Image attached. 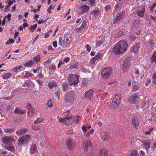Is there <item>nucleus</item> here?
Masks as SVG:
<instances>
[{
    "label": "nucleus",
    "instance_id": "f8f14e48",
    "mask_svg": "<svg viewBox=\"0 0 156 156\" xmlns=\"http://www.w3.org/2000/svg\"><path fill=\"white\" fill-rule=\"evenodd\" d=\"M124 16L123 13L120 12L116 16L115 19L113 21L114 24H117L118 22L121 20Z\"/></svg>",
    "mask_w": 156,
    "mask_h": 156
},
{
    "label": "nucleus",
    "instance_id": "79ce46f5",
    "mask_svg": "<svg viewBox=\"0 0 156 156\" xmlns=\"http://www.w3.org/2000/svg\"><path fill=\"white\" fill-rule=\"evenodd\" d=\"M92 14L95 16H98L100 14V11L99 10H94Z\"/></svg>",
    "mask_w": 156,
    "mask_h": 156
},
{
    "label": "nucleus",
    "instance_id": "c85d7f7f",
    "mask_svg": "<svg viewBox=\"0 0 156 156\" xmlns=\"http://www.w3.org/2000/svg\"><path fill=\"white\" fill-rule=\"evenodd\" d=\"M58 44L59 45L65 47H67L66 44L65 42V41L62 40V38L61 37H60L59 38Z\"/></svg>",
    "mask_w": 156,
    "mask_h": 156
},
{
    "label": "nucleus",
    "instance_id": "a19ab883",
    "mask_svg": "<svg viewBox=\"0 0 156 156\" xmlns=\"http://www.w3.org/2000/svg\"><path fill=\"white\" fill-rule=\"evenodd\" d=\"M11 75V73H6L3 75V78L4 79H6L9 78Z\"/></svg>",
    "mask_w": 156,
    "mask_h": 156
},
{
    "label": "nucleus",
    "instance_id": "338daca9",
    "mask_svg": "<svg viewBox=\"0 0 156 156\" xmlns=\"http://www.w3.org/2000/svg\"><path fill=\"white\" fill-rule=\"evenodd\" d=\"M64 64V63L61 60L59 62L58 65V67L59 68L60 66L61 65L63 64Z\"/></svg>",
    "mask_w": 156,
    "mask_h": 156
},
{
    "label": "nucleus",
    "instance_id": "ddd939ff",
    "mask_svg": "<svg viewBox=\"0 0 156 156\" xmlns=\"http://www.w3.org/2000/svg\"><path fill=\"white\" fill-rule=\"evenodd\" d=\"M82 129L83 133H84V135L85 136L88 138L91 135L93 134L94 131V129H92L90 131H88L87 132V127L83 126L82 127Z\"/></svg>",
    "mask_w": 156,
    "mask_h": 156
},
{
    "label": "nucleus",
    "instance_id": "0eeeda50",
    "mask_svg": "<svg viewBox=\"0 0 156 156\" xmlns=\"http://www.w3.org/2000/svg\"><path fill=\"white\" fill-rule=\"evenodd\" d=\"M74 96L73 92H68L65 97V100L68 103H72L74 100Z\"/></svg>",
    "mask_w": 156,
    "mask_h": 156
},
{
    "label": "nucleus",
    "instance_id": "7c9ffc66",
    "mask_svg": "<svg viewBox=\"0 0 156 156\" xmlns=\"http://www.w3.org/2000/svg\"><path fill=\"white\" fill-rule=\"evenodd\" d=\"M21 137L26 142L29 140L31 138L29 134L25 135Z\"/></svg>",
    "mask_w": 156,
    "mask_h": 156
},
{
    "label": "nucleus",
    "instance_id": "a18cd8bd",
    "mask_svg": "<svg viewBox=\"0 0 156 156\" xmlns=\"http://www.w3.org/2000/svg\"><path fill=\"white\" fill-rule=\"evenodd\" d=\"M139 87L137 85H134L133 86V89L132 91L134 92L137 90L139 89Z\"/></svg>",
    "mask_w": 156,
    "mask_h": 156
},
{
    "label": "nucleus",
    "instance_id": "f03ea898",
    "mask_svg": "<svg viewBox=\"0 0 156 156\" xmlns=\"http://www.w3.org/2000/svg\"><path fill=\"white\" fill-rule=\"evenodd\" d=\"M122 97L121 94H116L114 97L112 103L110 105V108L111 109H114L118 107L121 101Z\"/></svg>",
    "mask_w": 156,
    "mask_h": 156
},
{
    "label": "nucleus",
    "instance_id": "0e129e2a",
    "mask_svg": "<svg viewBox=\"0 0 156 156\" xmlns=\"http://www.w3.org/2000/svg\"><path fill=\"white\" fill-rule=\"evenodd\" d=\"M53 9L52 6L51 5L47 9L48 12H49V14L51 13V10Z\"/></svg>",
    "mask_w": 156,
    "mask_h": 156
},
{
    "label": "nucleus",
    "instance_id": "72a5a7b5",
    "mask_svg": "<svg viewBox=\"0 0 156 156\" xmlns=\"http://www.w3.org/2000/svg\"><path fill=\"white\" fill-rule=\"evenodd\" d=\"M56 86V83L54 81L49 82L48 84V87L51 89H52L54 87H55Z\"/></svg>",
    "mask_w": 156,
    "mask_h": 156
},
{
    "label": "nucleus",
    "instance_id": "9b49d317",
    "mask_svg": "<svg viewBox=\"0 0 156 156\" xmlns=\"http://www.w3.org/2000/svg\"><path fill=\"white\" fill-rule=\"evenodd\" d=\"M140 122V119L137 117H134L132 120V123L134 127L137 129L139 126Z\"/></svg>",
    "mask_w": 156,
    "mask_h": 156
},
{
    "label": "nucleus",
    "instance_id": "e433bc0d",
    "mask_svg": "<svg viewBox=\"0 0 156 156\" xmlns=\"http://www.w3.org/2000/svg\"><path fill=\"white\" fill-rule=\"evenodd\" d=\"M87 27V21L86 20H83V22L80 27L83 30L84 28H86Z\"/></svg>",
    "mask_w": 156,
    "mask_h": 156
},
{
    "label": "nucleus",
    "instance_id": "052dcab7",
    "mask_svg": "<svg viewBox=\"0 0 156 156\" xmlns=\"http://www.w3.org/2000/svg\"><path fill=\"white\" fill-rule=\"evenodd\" d=\"M95 0H89V2H90V5L93 6L95 3Z\"/></svg>",
    "mask_w": 156,
    "mask_h": 156
},
{
    "label": "nucleus",
    "instance_id": "69168bd1",
    "mask_svg": "<svg viewBox=\"0 0 156 156\" xmlns=\"http://www.w3.org/2000/svg\"><path fill=\"white\" fill-rule=\"evenodd\" d=\"M139 154H140V156H144L145 155V153L142 150L140 151Z\"/></svg>",
    "mask_w": 156,
    "mask_h": 156
},
{
    "label": "nucleus",
    "instance_id": "4d7b16f0",
    "mask_svg": "<svg viewBox=\"0 0 156 156\" xmlns=\"http://www.w3.org/2000/svg\"><path fill=\"white\" fill-rule=\"evenodd\" d=\"M55 97H57L58 99H59L60 98V92L59 91H57L55 93Z\"/></svg>",
    "mask_w": 156,
    "mask_h": 156
},
{
    "label": "nucleus",
    "instance_id": "5701e85b",
    "mask_svg": "<svg viewBox=\"0 0 156 156\" xmlns=\"http://www.w3.org/2000/svg\"><path fill=\"white\" fill-rule=\"evenodd\" d=\"M26 112L25 110H22L18 107H16L14 111V113L15 114H24Z\"/></svg>",
    "mask_w": 156,
    "mask_h": 156
},
{
    "label": "nucleus",
    "instance_id": "2f4dec72",
    "mask_svg": "<svg viewBox=\"0 0 156 156\" xmlns=\"http://www.w3.org/2000/svg\"><path fill=\"white\" fill-rule=\"evenodd\" d=\"M129 156H139V155L136 150H133L131 151Z\"/></svg>",
    "mask_w": 156,
    "mask_h": 156
},
{
    "label": "nucleus",
    "instance_id": "e2e57ef3",
    "mask_svg": "<svg viewBox=\"0 0 156 156\" xmlns=\"http://www.w3.org/2000/svg\"><path fill=\"white\" fill-rule=\"evenodd\" d=\"M86 47L87 48V51L89 52L91 50V47L88 44H87L86 45Z\"/></svg>",
    "mask_w": 156,
    "mask_h": 156
},
{
    "label": "nucleus",
    "instance_id": "20e7f679",
    "mask_svg": "<svg viewBox=\"0 0 156 156\" xmlns=\"http://www.w3.org/2000/svg\"><path fill=\"white\" fill-rule=\"evenodd\" d=\"M112 69L111 67H106L103 69L101 71V75L104 79H108L110 76Z\"/></svg>",
    "mask_w": 156,
    "mask_h": 156
},
{
    "label": "nucleus",
    "instance_id": "3c124183",
    "mask_svg": "<svg viewBox=\"0 0 156 156\" xmlns=\"http://www.w3.org/2000/svg\"><path fill=\"white\" fill-rule=\"evenodd\" d=\"M39 127L36 126H33L32 127V129L35 131H38L39 130Z\"/></svg>",
    "mask_w": 156,
    "mask_h": 156
},
{
    "label": "nucleus",
    "instance_id": "864d4df0",
    "mask_svg": "<svg viewBox=\"0 0 156 156\" xmlns=\"http://www.w3.org/2000/svg\"><path fill=\"white\" fill-rule=\"evenodd\" d=\"M47 105L48 107H52V104L51 101L50 100H49L47 102Z\"/></svg>",
    "mask_w": 156,
    "mask_h": 156
},
{
    "label": "nucleus",
    "instance_id": "b1692460",
    "mask_svg": "<svg viewBox=\"0 0 156 156\" xmlns=\"http://www.w3.org/2000/svg\"><path fill=\"white\" fill-rule=\"evenodd\" d=\"M37 151V149L36 146L35 144H33L30 148V153L32 154L36 153Z\"/></svg>",
    "mask_w": 156,
    "mask_h": 156
},
{
    "label": "nucleus",
    "instance_id": "2eb2a0df",
    "mask_svg": "<svg viewBox=\"0 0 156 156\" xmlns=\"http://www.w3.org/2000/svg\"><path fill=\"white\" fill-rule=\"evenodd\" d=\"M27 106V108L29 110L28 111V115L29 116H32L34 114L35 110L30 104L28 103Z\"/></svg>",
    "mask_w": 156,
    "mask_h": 156
},
{
    "label": "nucleus",
    "instance_id": "4c0bfd02",
    "mask_svg": "<svg viewBox=\"0 0 156 156\" xmlns=\"http://www.w3.org/2000/svg\"><path fill=\"white\" fill-rule=\"evenodd\" d=\"M44 120V119L42 118H38L34 122V124L39 123Z\"/></svg>",
    "mask_w": 156,
    "mask_h": 156
},
{
    "label": "nucleus",
    "instance_id": "bb28decb",
    "mask_svg": "<svg viewBox=\"0 0 156 156\" xmlns=\"http://www.w3.org/2000/svg\"><path fill=\"white\" fill-rule=\"evenodd\" d=\"M109 133L108 132H104L102 137V139L105 141H106L110 138Z\"/></svg>",
    "mask_w": 156,
    "mask_h": 156
},
{
    "label": "nucleus",
    "instance_id": "4468645a",
    "mask_svg": "<svg viewBox=\"0 0 156 156\" xmlns=\"http://www.w3.org/2000/svg\"><path fill=\"white\" fill-rule=\"evenodd\" d=\"M72 36L70 34H67L64 36V40L67 46L69 44L70 42L72 41Z\"/></svg>",
    "mask_w": 156,
    "mask_h": 156
},
{
    "label": "nucleus",
    "instance_id": "13d9d810",
    "mask_svg": "<svg viewBox=\"0 0 156 156\" xmlns=\"http://www.w3.org/2000/svg\"><path fill=\"white\" fill-rule=\"evenodd\" d=\"M33 74L28 72L26 73V76L27 77H32L33 76Z\"/></svg>",
    "mask_w": 156,
    "mask_h": 156
},
{
    "label": "nucleus",
    "instance_id": "cd10ccee",
    "mask_svg": "<svg viewBox=\"0 0 156 156\" xmlns=\"http://www.w3.org/2000/svg\"><path fill=\"white\" fill-rule=\"evenodd\" d=\"M124 32L123 31L119 30L116 32L115 36L116 37L118 38L124 35Z\"/></svg>",
    "mask_w": 156,
    "mask_h": 156
},
{
    "label": "nucleus",
    "instance_id": "a878e982",
    "mask_svg": "<svg viewBox=\"0 0 156 156\" xmlns=\"http://www.w3.org/2000/svg\"><path fill=\"white\" fill-rule=\"evenodd\" d=\"M108 151L105 149H102L100 151V155L99 156H107Z\"/></svg>",
    "mask_w": 156,
    "mask_h": 156
},
{
    "label": "nucleus",
    "instance_id": "de8ad7c7",
    "mask_svg": "<svg viewBox=\"0 0 156 156\" xmlns=\"http://www.w3.org/2000/svg\"><path fill=\"white\" fill-rule=\"evenodd\" d=\"M78 64H75L71 65L70 66L71 69L75 68L76 69H77L78 68Z\"/></svg>",
    "mask_w": 156,
    "mask_h": 156
},
{
    "label": "nucleus",
    "instance_id": "393cba45",
    "mask_svg": "<svg viewBox=\"0 0 156 156\" xmlns=\"http://www.w3.org/2000/svg\"><path fill=\"white\" fill-rule=\"evenodd\" d=\"M140 47V45L139 44H137L133 46L131 49V51L135 53H137Z\"/></svg>",
    "mask_w": 156,
    "mask_h": 156
},
{
    "label": "nucleus",
    "instance_id": "6ab92c4d",
    "mask_svg": "<svg viewBox=\"0 0 156 156\" xmlns=\"http://www.w3.org/2000/svg\"><path fill=\"white\" fill-rule=\"evenodd\" d=\"M142 142L143 144V146L146 149H148L150 148L151 142L148 140H143Z\"/></svg>",
    "mask_w": 156,
    "mask_h": 156
},
{
    "label": "nucleus",
    "instance_id": "f257e3e1",
    "mask_svg": "<svg viewBox=\"0 0 156 156\" xmlns=\"http://www.w3.org/2000/svg\"><path fill=\"white\" fill-rule=\"evenodd\" d=\"M127 44L126 40H121L115 45L113 49V52L116 55L124 52L127 50Z\"/></svg>",
    "mask_w": 156,
    "mask_h": 156
},
{
    "label": "nucleus",
    "instance_id": "774afa93",
    "mask_svg": "<svg viewBox=\"0 0 156 156\" xmlns=\"http://www.w3.org/2000/svg\"><path fill=\"white\" fill-rule=\"evenodd\" d=\"M151 82V80L147 78V83H146L145 85L146 86H147Z\"/></svg>",
    "mask_w": 156,
    "mask_h": 156
},
{
    "label": "nucleus",
    "instance_id": "8fccbe9b",
    "mask_svg": "<svg viewBox=\"0 0 156 156\" xmlns=\"http://www.w3.org/2000/svg\"><path fill=\"white\" fill-rule=\"evenodd\" d=\"M156 6V3H154L152 5V6L150 7V9L151 11L152 12H153V9L154 8H155Z\"/></svg>",
    "mask_w": 156,
    "mask_h": 156
},
{
    "label": "nucleus",
    "instance_id": "680f3d73",
    "mask_svg": "<svg viewBox=\"0 0 156 156\" xmlns=\"http://www.w3.org/2000/svg\"><path fill=\"white\" fill-rule=\"evenodd\" d=\"M70 58L69 57H66V58L63 60V61L67 63L69 61Z\"/></svg>",
    "mask_w": 156,
    "mask_h": 156
},
{
    "label": "nucleus",
    "instance_id": "412c9836",
    "mask_svg": "<svg viewBox=\"0 0 156 156\" xmlns=\"http://www.w3.org/2000/svg\"><path fill=\"white\" fill-rule=\"evenodd\" d=\"M89 7L86 5H84L82 6L80 8V13L83 14L85 12L87 11L89 9Z\"/></svg>",
    "mask_w": 156,
    "mask_h": 156
},
{
    "label": "nucleus",
    "instance_id": "6e6552de",
    "mask_svg": "<svg viewBox=\"0 0 156 156\" xmlns=\"http://www.w3.org/2000/svg\"><path fill=\"white\" fill-rule=\"evenodd\" d=\"M67 113L66 116L63 119L62 118H60L59 119V121L60 122H62L64 124H66L68 122H70L71 118L69 117V111H68L66 112Z\"/></svg>",
    "mask_w": 156,
    "mask_h": 156
},
{
    "label": "nucleus",
    "instance_id": "aec40b11",
    "mask_svg": "<svg viewBox=\"0 0 156 156\" xmlns=\"http://www.w3.org/2000/svg\"><path fill=\"white\" fill-rule=\"evenodd\" d=\"M101 56V54H99L98 55H96L95 57L93 58L90 60V64H94L95 62L98 59L100 58Z\"/></svg>",
    "mask_w": 156,
    "mask_h": 156
},
{
    "label": "nucleus",
    "instance_id": "1a4fd4ad",
    "mask_svg": "<svg viewBox=\"0 0 156 156\" xmlns=\"http://www.w3.org/2000/svg\"><path fill=\"white\" fill-rule=\"evenodd\" d=\"M139 97L138 94H137L131 95L129 98V102L132 104H135L138 102Z\"/></svg>",
    "mask_w": 156,
    "mask_h": 156
},
{
    "label": "nucleus",
    "instance_id": "ea45409f",
    "mask_svg": "<svg viewBox=\"0 0 156 156\" xmlns=\"http://www.w3.org/2000/svg\"><path fill=\"white\" fill-rule=\"evenodd\" d=\"M33 59L35 62H38L40 61V56L39 55H37V56L34 57Z\"/></svg>",
    "mask_w": 156,
    "mask_h": 156
},
{
    "label": "nucleus",
    "instance_id": "49530a36",
    "mask_svg": "<svg viewBox=\"0 0 156 156\" xmlns=\"http://www.w3.org/2000/svg\"><path fill=\"white\" fill-rule=\"evenodd\" d=\"M152 78L153 80V83L154 84H156V73L153 74Z\"/></svg>",
    "mask_w": 156,
    "mask_h": 156
},
{
    "label": "nucleus",
    "instance_id": "c03bdc74",
    "mask_svg": "<svg viewBox=\"0 0 156 156\" xmlns=\"http://www.w3.org/2000/svg\"><path fill=\"white\" fill-rule=\"evenodd\" d=\"M68 85L66 83H63L62 85L63 89L64 91L67 90Z\"/></svg>",
    "mask_w": 156,
    "mask_h": 156
},
{
    "label": "nucleus",
    "instance_id": "4be33fe9",
    "mask_svg": "<svg viewBox=\"0 0 156 156\" xmlns=\"http://www.w3.org/2000/svg\"><path fill=\"white\" fill-rule=\"evenodd\" d=\"M27 130L28 129L26 128H21L20 130H17L16 132V133L20 135L26 133Z\"/></svg>",
    "mask_w": 156,
    "mask_h": 156
},
{
    "label": "nucleus",
    "instance_id": "39448f33",
    "mask_svg": "<svg viewBox=\"0 0 156 156\" xmlns=\"http://www.w3.org/2000/svg\"><path fill=\"white\" fill-rule=\"evenodd\" d=\"M2 139L4 144L8 145H11L12 142L14 141V139L12 136H3Z\"/></svg>",
    "mask_w": 156,
    "mask_h": 156
},
{
    "label": "nucleus",
    "instance_id": "c9c22d12",
    "mask_svg": "<svg viewBox=\"0 0 156 156\" xmlns=\"http://www.w3.org/2000/svg\"><path fill=\"white\" fill-rule=\"evenodd\" d=\"M10 145L9 146L8 145H6L5 146V148L8 150L11 151H13L14 150V148L13 147L11 146Z\"/></svg>",
    "mask_w": 156,
    "mask_h": 156
},
{
    "label": "nucleus",
    "instance_id": "5fc2aeb1",
    "mask_svg": "<svg viewBox=\"0 0 156 156\" xmlns=\"http://www.w3.org/2000/svg\"><path fill=\"white\" fill-rule=\"evenodd\" d=\"M135 73L136 75V77H137V76H138L140 75V72L139 70L138 69H135Z\"/></svg>",
    "mask_w": 156,
    "mask_h": 156
},
{
    "label": "nucleus",
    "instance_id": "6e6d98bb",
    "mask_svg": "<svg viewBox=\"0 0 156 156\" xmlns=\"http://www.w3.org/2000/svg\"><path fill=\"white\" fill-rule=\"evenodd\" d=\"M121 6L120 4H116L115 6V10H118L120 8Z\"/></svg>",
    "mask_w": 156,
    "mask_h": 156
},
{
    "label": "nucleus",
    "instance_id": "473e14b6",
    "mask_svg": "<svg viewBox=\"0 0 156 156\" xmlns=\"http://www.w3.org/2000/svg\"><path fill=\"white\" fill-rule=\"evenodd\" d=\"M34 61L33 60H31L26 63L24 66H30L34 64Z\"/></svg>",
    "mask_w": 156,
    "mask_h": 156
},
{
    "label": "nucleus",
    "instance_id": "f3484780",
    "mask_svg": "<svg viewBox=\"0 0 156 156\" xmlns=\"http://www.w3.org/2000/svg\"><path fill=\"white\" fill-rule=\"evenodd\" d=\"M145 6H142L141 8H139L137 11V14L140 16H143L145 12Z\"/></svg>",
    "mask_w": 156,
    "mask_h": 156
},
{
    "label": "nucleus",
    "instance_id": "37998d69",
    "mask_svg": "<svg viewBox=\"0 0 156 156\" xmlns=\"http://www.w3.org/2000/svg\"><path fill=\"white\" fill-rule=\"evenodd\" d=\"M14 130L13 128L8 129L6 128L4 129V131L6 133H11Z\"/></svg>",
    "mask_w": 156,
    "mask_h": 156
},
{
    "label": "nucleus",
    "instance_id": "9d476101",
    "mask_svg": "<svg viewBox=\"0 0 156 156\" xmlns=\"http://www.w3.org/2000/svg\"><path fill=\"white\" fill-rule=\"evenodd\" d=\"M94 90L90 89L86 92L84 93L85 98L89 100H90L93 97Z\"/></svg>",
    "mask_w": 156,
    "mask_h": 156
},
{
    "label": "nucleus",
    "instance_id": "c756f323",
    "mask_svg": "<svg viewBox=\"0 0 156 156\" xmlns=\"http://www.w3.org/2000/svg\"><path fill=\"white\" fill-rule=\"evenodd\" d=\"M151 62L152 63H156V52H154L151 58Z\"/></svg>",
    "mask_w": 156,
    "mask_h": 156
},
{
    "label": "nucleus",
    "instance_id": "a211bd4d",
    "mask_svg": "<svg viewBox=\"0 0 156 156\" xmlns=\"http://www.w3.org/2000/svg\"><path fill=\"white\" fill-rule=\"evenodd\" d=\"M83 147L85 151H87L88 147L91 145V142L90 140H83Z\"/></svg>",
    "mask_w": 156,
    "mask_h": 156
},
{
    "label": "nucleus",
    "instance_id": "7ed1b4c3",
    "mask_svg": "<svg viewBox=\"0 0 156 156\" xmlns=\"http://www.w3.org/2000/svg\"><path fill=\"white\" fill-rule=\"evenodd\" d=\"M68 79L70 85L76 86L79 82V76L76 74H70L69 75Z\"/></svg>",
    "mask_w": 156,
    "mask_h": 156
},
{
    "label": "nucleus",
    "instance_id": "58836bf2",
    "mask_svg": "<svg viewBox=\"0 0 156 156\" xmlns=\"http://www.w3.org/2000/svg\"><path fill=\"white\" fill-rule=\"evenodd\" d=\"M37 24L32 25L30 27V31L32 32H34L37 27Z\"/></svg>",
    "mask_w": 156,
    "mask_h": 156
},
{
    "label": "nucleus",
    "instance_id": "dca6fc26",
    "mask_svg": "<svg viewBox=\"0 0 156 156\" xmlns=\"http://www.w3.org/2000/svg\"><path fill=\"white\" fill-rule=\"evenodd\" d=\"M67 146L69 150H72L75 147L74 143H73L70 138H68L67 140Z\"/></svg>",
    "mask_w": 156,
    "mask_h": 156
},
{
    "label": "nucleus",
    "instance_id": "603ef678",
    "mask_svg": "<svg viewBox=\"0 0 156 156\" xmlns=\"http://www.w3.org/2000/svg\"><path fill=\"white\" fill-rule=\"evenodd\" d=\"M23 68L22 66H20L17 67H15L13 68V70L14 71L16 72L17 70L20 69L22 68Z\"/></svg>",
    "mask_w": 156,
    "mask_h": 156
},
{
    "label": "nucleus",
    "instance_id": "09e8293b",
    "mask_svg": "<svg viewBox=\"0 0 156 156\" xmlns=\"http://www.w3.org/2000/svg\"><path fill=\"white\" fill-rule=\"evenodd\" d=\"M105 11L107 12L110 10L111 9V7L110 5H106L105 7Z\"/></svg>",
    "mask_w": 156,
    "mask_h": 156
},
{
    "label": "nucleus",
    "instance_id": "f704fd0d",
    "mask_svg": "<svg viewBox=\"0 0 156 156\" xmlns=\"http://www.w3.org/2000/svg\"><path fill=\"white\" fill-rule=\"evenodd\" d=\"M18 144L20 145L26 143L24 140H23L21 137L19 138L18 139Z\"/></svg>",
    "mask_w": 156,
    "mask_h": 156
},
{
    "label": "nucleus",
    "instance_id": "423d86ee",
    "mask_svg": "<svg viewBox=\"0 0 156 156\" xmlns=\"http://www.w3.org/2000/svg\"><path fill=\"white\" fill-rule=\"evenodd\" d=\"M130 60L129 58H126L123 62L122 68L124 72L127 71L130 65Z\"/></svg>",
    "mask_w": 156,
    "mask_h": 156
},
{
    "label": "nucleus",
    "instance_id": "bf43d9fd",
    "mask_svg": "<svg viewBox=\"0 0 156 156\" xmlns=\"http://www.w3.org/2000/svg\"><path fill=\"white\" fill-rule=\"evenodd\" d=\"M154 129L153 128H151V129H150L149 131H146L145 132V134L146 135H149V134Z\"/></svg>",
    "mask_w": 156,
    "mask_h": 156
}]
</instances>
